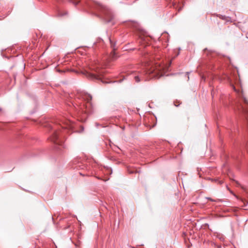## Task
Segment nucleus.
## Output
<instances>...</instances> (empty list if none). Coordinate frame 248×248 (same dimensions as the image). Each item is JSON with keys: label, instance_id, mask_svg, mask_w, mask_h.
Instances as JSON below:
<instances>
[{"label": "nucleus", "instance_id": "1", "mask_svg": "<svg viewBox=\"0 0 248 248\" xmlns=\"http://www.w3.org/2000/svg\"><path fill=\"white\" fill-rule=\"evenodd\" d=\"M147 54L145 56L146 59L145 65L142 71L136 72L134 71H127V75H132L136 82L140 80H149L153 78H159L163 76L168 67L161 64L160 63L151 61Z\"/></svg>", "mask_w": 248, "mask_h": 248}, {"label": "nucleus", "instance_id": "2", "mask_svg": "<svg viewBox=\"0 0 248 248\" xmlns=\"http://www.w3.org/2000/svg\"><path fill=\"white\" fill-rule=\"evenodd\" d=\"M92 100V95L87 93L81 92L78 93L76 102L72 103V109L78 121L85 122L88 115L93 112Z\"/></svg>", "mask_w": 248, "mask_h": 248}, {"label": "nucleus", "instance_id": "3", "mask_svg": "<svg viewBox=\"0 0 248 248\" xmlns=\"http://www.w3.org/2000/svg\"><path fill=\"white\" fill-rule=\"evenodd\" d=\"M62 124H60V127L57 129H53L52 127L50 125V128L52 131L50 134L49 139L54 143L62 146L64 141V134L65 133L72 132L74 128V123L70 120H67L62 121Z\"/></svg>", "mask_w": 248, "mask_h": 248}, {"label": "nucleus", "instance_id": "4", "mask_svg": "<svg viewBox=\"0 0 248 248\" xmlns=\"http://www.w3.org/2000/svg\"><path fill=\"white\" fill-rule=\"evenodd\" d=\"M85 9L91 11L93 14L100 17L106 22H110L114 18L112 11L108 7L92 0H86Z\"/></svg>", "mask_w": 248, "mask_h": 248}, {"label": "nucleus", "instance_id": "5", "mask_svg": "<svg viewBox=\"0 0 248 248\" xmlns=\"http://www.w3.org/2000/svg\"><path fill=\"white\" fill-rule=\"evenodd\" d=\"M227 81L230 83L232 89L238 94H239L240 97L241 98V101L237 104V109L239 113L245 115V118L247 121H248V101L246 98L243 96L242 93H240L239 90H237L235 86L232 84V79L228 75H226L225 77Z\"/></svg>", "mask_w": 248, "mask_h": 248}, {"label": "nucleus", "instance_id": "6", "mask_svg": "<svg viewBox=\"0 0 248 248\" xmlns=\"http://www.w3.org/2000/svg\"><path fill=\"white\" fill-rule=\"evenodd\" d=\"M81 73L89 79L101 80L103 82L102 78L104 71L100 65H92L88 70H84Z\"/></svg>", "mask_w": 248, "mask_h": 248}, {"label": "nucleus", "instance_id": "7", "mask_svg": "<svg viewBox=\"0 0 248 248\" xmlns=\"http://www.w3.org/2000/svg\"><path fill=\"white\" fill-rule=\"evenodd\" d=\"M109 42L110 45V47L112 48V51L109 55V59L113 61L117 58V56L115 51L117 49L116 47V41L113 40L110 37L108 38Z\"/></svg>", "mask_w": 248, "mask_h": 248}, {"label": "nucleus", "instance_id": "8", "mask_svg": "<svg viewBox=\"0 0 248 248\" xmlns=\"http://www.w3.org/2000/svg\"><path fill=\"white\" fill-rule=\"evenodd\" d=\"M148 39L144 36H140L139 37V39L138 40L139 43L141 45L145 46L146 45L148 44Z\"/></svg>", "mask_w": 248, "mask_h": 248}, {"label": "nucleus", "instance_id": "9", "mask_svg": "<svg viewBox=\"0 0 248 248\" xmlns=\"http://www.w3.org/2000/svg\"><path fill=\"white\" fill-rule=\"evenodd\" d=\"M217 16L220 19L225 20L226 22H231V17L229 16H223L221 15H217Z\"/></svg>", "mask_w": 248, "mask_h": 248}, {"label": "nucleus", "instance_id": "10", "mask_svg": "<svg viewBox=\"0 0 248 248\" xmlns=\"http://www.w3.org/2000/svg\"><path fill=\"white\" fill-rule=\"evenodd\" d=\"M128 26L136 29L138 28V24L134 21H130L128 23Z\"/></svg>", "mask_w": 248, "mask_h": 248}, {"label": "nucleus", "instance_id": "11", "mask_svg": "<svg viewBox=\"0 0 248 248\" xmlns=\"http://www.w3.org/2000/svg\"><path fill=\"white\" fill-rule=\"evenodd\" d=\"M66 15V12H63L61 11V10H59L57 13V16H58L62 17L64 15Z\"/></svg>", "mask_w": 248, "mask_h": 248}, {"label": "nucleus", "instance_id": "12", "mask_svg": "<svg viewBox=\"0 0 248 248\" xmlns=\"http://www.w3.org/2000/svg\"><path fill=\"white\" fill-rule=\"evenodd\" d=\"M69 1L72 2L75 5H77L79 2V1L78 0H69Z\"/></svg>", "mask_w": 248, "mask_h": 248}, {"label": "nucleus", "instance_id": "13", "mask_svg": "<svg viewBox=\"0 0 248 248\" xmlns=\"http://www.w3.org/2000/svg\"><path fill=\"white\" fill-rule=\"evenodd\" d=\"M104 43L103 40L101 39H98V43L100 44H103Z\"/></svg>", "mask_w": 248, "mask_h": 248}, {"label": "nucleus", "instance_id": "14", "mask_svg": "<svg viewBox=\"0 0 248 248\" xmlns=\"http://www.w3.org/2000/svg\"><path fill=\"white\" fill-rule=\"evenodd\" d=\"M207 199H208V200H210V201H211L212 202H217V200H213L212 198H209V197L207 198Z\"/></svg>", "mask_w": 248, "mask_h": 248}, {"label": "nucleus", "instance_id": "15", "mask_svg": "<svg viewBox=\"0 0 248 248\" xmlns=\"http://www.w3.org/2000/svg\"><path fill=\"white\" fill-rule=\"evenodd\" d=\"M201 78H202V80H203L204 81H205L206 78H205V77L203 75H202V76Z\"/></svg>", "mask_w": 248, "mask_h": 248}, {"label": "nucleus", "instance_id": "16", "mask_svg": "<svg viewBox=\"0 0 248 248\" xmlns=\"http://www.w3.org/2000/svg\"><path fill=\"white\" fill-rule=\"evenodd\" d=\"M216 181L218 182L219 184H222L223 183V181L218 180H215Z\"/></svg>", "mask_w": 248, "mask_h": 248}, {"label": "nucleus", "instance_id": "17", "mask_svg": "<svg viewBox=\"0 0 248 248\" xmlns=\"http://www.w3.org/2000/svg\"><path fill=\"white\" fill-rule=\"evenodd\" d=\"M219 239L221 240V241H223L224 238L223 237V236H220V237H219Z\"/></svg>", "mask_w": 248, "mask_h": 248}, {"label": "nucleus", "instance_id": "18", "mask_svg": "<svg viewBox=\"0 0 248 248\" xmlns=\"http://www.w3.org/2000/svg\"><path fill=\"white\" fill-rule=\"evenodd\" d=\"M107 170H108V171H110V172H109L110 174L112 173V171L111 169L108 168Z\"/></svg>", "mask_w": 248, "mask_h": 248}, {"label": "nucleus", "instance_id": "19", "mask_svg": "<svg viewBox=\"0 0 248 248\" xmlns=\"http://www.w3.org/2000/svg\"><path fill=\"white\" fill-rule=\"evenodd\" d=\"M73 163L76 165L77 164V160L73 161Z\"/></svg>", "mask_w": 248, "mask_h": 248}, {"label": "nucleus", "instance_id": "20", "mask_svg": "<svg viewBox=\"0 0 248 248\" xmlns=\"http://www.w3.org/2000/svg\"><path fill=\"white\" fill-rule=\"evenodd\" d=\"M97 43H98L97 42H95V43H94V45H95V46H97Z\"/></svg>", "mask_w": 248, "mask_h": 248}, {"label": "nucleus", "instance_id": "21", "mask_svg": "<svg viewBox=\"0 0 248 248\" xmlns=\"http://www.w3.org/2000/svg\"><path fill=\"white\" fill-rule=\"evenodd\" d=\"M78 167H80V165L76 166L75 167V168H78Z\"/></svg>", "mask_w": 248, "mask_h": 248}, {"label": "nucleus", "instance_id": "22", "mask_svg": "<svg viewBox=\"0 0 248 248\" xmlns=\"http://www.w3.org/2000/svg\"><path fill=\"white\" fill-rule=\"evenodd\" d=\"M164 35H166V36H168V33H164Z\"/></svg>", "mask_w": 248, "mask_h": 248}, {"label": "nucleus", "instance_id": "23", "mask_svg": "<svg viewBox=\"0 0 248 248\" xmlns=\"http://www.w3.org/2000/svg\"><path fill=\"white\" fill-rule=\"evenodd\" d=\"M228 60L230 62V59L229 58H228Z\"/></svg>", "mask_w": 248, "mask_h": 248}, {"label": "nucleus", "instance_id": "24", "mask_svg": "<svg viewBox=\"0 0 248 248\" xmlns=\"http://www.w3.org/2000/svg\"><path fill=\"white\" fill-rule=\"evenodd\" d=\"M175 106H177V107H178V105H176V104H175Z\"/></svg>", "mask_w": 248, "mask_h": 248}, {"label": "nucleus", "instance_id": "25", "mask_svg": "<svg viewBox=\"0 0 248 248\" xmlns=\"http://www.w3.org/2000/svg\"><path fill=\"white\" fill-rule=\"evenodd\" d=\"M181 10V8H180V9H179V10H178V11H180Z\"/></svg>", "mask_w": 248, "mask_h": 248}]
</instances>
